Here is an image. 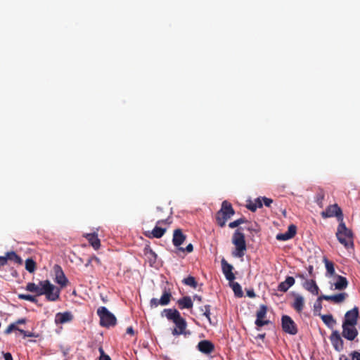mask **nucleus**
Masks as SVG:
<instances>
[{
  "instance_id": "27",
  "label": "nucleus",
  "mask_w": 360,
  "mask_h": 360,
  "mask_svg": "<svg viewBox=\"0 0 360 360\" xmlns=\"http://www.w3.org/2000/svg\"><path fill=\"white\" fill-rule=\"evenodd\" d=\"M3 257L6 259V263L9 260V261H12L18 264H22V259L14 251L7 252L5 253V255Z\"/></svg>"
},
{
  "instance_id": "21",
  "label": "nucleus",
  "mask_w": 360,
  "mask_h": 360,
  "mask_svg": "<svg viewBox=\"0 0 360 360\" xmlns=\"http://www.w3.org/2000/svg\"><path fill=\"white\" fill-rule=\"evenodd\" d=\"M295 278L292 276H288L285 280L279 283L278 286V290L280 292H285L295 284Z\"/></svg>"
},
{
  "instance_id": "12",
  "label": "nucleus",
  "mask_w": 360,
  "mask_h": 360,
  "mask_svg": "<svg viewBox=\"0 0 360 360\" xmlns=\"http://www.w3.org/2000/svg\"><path fill=\"white\" fill-rule=\"evenodd\" d=\"M341 335L338 330H334L330 336L331 344L337 352H341L344 349V341Z\"/></svg>"
},
{
  "instance_id": "17",
  "label": "nucleus",
  "mask_w": 360,
  "mask_h": 360,
  "mask_svg": "<svg viewBox=\"0 0 360 360\" xmlns=\"http://www.w3.org/2000/svg\"><path fill=\"white\" fill-rule=\"evenodd\" d=\"M347 297L348 295L346 292H340L333 295H321V298H323L324 300L330 301L335 304H340L343 302Z\"/></svg>"
},
{
  "instance_id": "46",
  "label": "nucleus",
  "mask_w": 360,
  "mask_h": 360,
  "mask_svg": "<svg viewBox=\"0 0 360 360\" xmlns=\"http://www.w3.org/2000/svg\"><path fill=\"white\" fill-rule=\"evenodd\" d=\"M180 250L181 251H186L187 252H192L193 251V245L191 243H189L185 249L180 248Z\"/></svg>"
},
{
  "instance_id": "10",
  "label": "nucleus",
  "mask_w": 360,
  "mask_h": 360,
  "mask_svg": "<svg viewBox=\"0 0 360 360\" xmlns=\"http://www.w3.org/2000/svg\"><path fill=\"white\" fill-rule=\"evenodd\" d=\"M171 298V292L167 289H165L160 299L152 298L150 302V305L152 308L157 307L158 305L165 306L170 302Z\"/></svg>"
},
{
  "instance_id": "32",
  "label": "nucleus",
  "mask_w": 360,
  "mask_h": 360,
  "mask_svg": "<svg viewBox=\"0 0 360 360\" xmlns=\"http://www.w3.org/2000/svg\"><path fill=\"white\" fill-rule=\"evenodd\" d=\"M323 322L328 327H333L336 321L331 314L321 315Z\"/></svg>"
},
{
  "instance_id": "11",
  "label": "nucleus",
  "mask_w": 360,
  "mask_h": 360,
  "mask_svg": "<svg viewBox=\"0 0 360 360\" xmlns=\"http://www.w3.org/2000/svg\"><path fill=\"white\" fill-rule=\"evenodd\" d=\"M359 314V308L357 307H354L351 310L347 311L345 314L342 323L347 325H356Z\"/></svg>"
},
{
  "instance_id": "7",
  "label": "nucleus",
  "mask_w": 360,
  "mask_h": 360,
  "mask_svg": "<svg viewBox=\"0 0 360 360\" xmlns=\"http://www.w3.org/2000/svg\"><path fill=\"white\" fill-rule=\"evenodd\" d=\"M281 326L283 330L290 335H296L298 332L297 326L295 321L288 315L281 317Z\"/></svg>"
},
{
  "instance_id": "14",
  "label": "nucleus",
  "mask_w": 360,
  "mask_h": 360,
  "mask_svg": "<svg viewBox=\"0 0 360 360\" xmlns=\"http://www.w3.org/2000/svg\"><path fill=\"white\" fill-rule=\"evenodd\" d=\"M222 272L225 276L226 280L232 282L235 280L236 276L232 272L233 267L231 264H229L227 261L223 258L221 261Z\"/></svg>"
},
{
  "instance_id": "28",
  "label": "nucleus",
  "mask_w": 360,
  "mask_h": 360,
  "mask_svg": "<svg viewBox=\"0 0 360 360\" xmlns=\"http://www.w3.org/2000/svg\"><path fill=\"white\" fill-rule=\"evenodd\" d=\"M144 254L147 257L150 265L152 266L155 263L157 259V254L149 247L146 248L144 250Z\"/></svg>"
},
{
  "instance_id": "56",
  "label": "nucleus",
  "mask_w": 360,
  "mask_h": 360,
  "mask_svg": "<svg viewBox=\"0 0 360 360\" xmlns=\"http://www.w3.org/2000/svg\"><path fill=\"white\" fill-rule=\"evenodd\" d=\"M12 275L14 277H17L18 276V273L16 271H13V272L12 273Z\"/></svg>"
},
{
  "instance_id": "41",
  "label": "nucleus",
  "mask_w": 360,
  "mask_h": 360,
  "mask_svg": "<svg viewBox=\"0 0 360 360\" xmlns=\"http://www.w3.org/2000/svg\"><path fill=\"white\" fill-rule=\"evenodd\" d=\"M20 330L18 326H16V323H11L6 330L4 331L5 334L8 335L13 330Z\"/></svg>"
},
{
  "instance_id": "24",
  "label": "nucleus",
  "mask_w": 360,
  "mask_h": 360,
  "mask_svg": "<svg viewBox=\"0 0 360 360\" xmlns=\"http://www.w3.org/2000/svg\"><path fill=\"white\" fill-rule=\"evenodd\" d=\"M336 282L334 283L335 289L338 290H343L348 286L347 279L340 275H336Z\"/></svg>"
},
{
  "instance_id": "57",
  "label": "nucleus",
  "mask_w": 360,
  "mask_h": 360,
  "mask_svg": "<svg viewBox=\"0 0 360 360\" xmlns=\"http://www.w3.org/2000/svg\"><path fill=\"white\" fill-rule=\"evenodd\" d=\"M264 336H265V334L259 335H258V338H259L262 339V338H264Z\"/></svg>"
},
{
  "instance_id": "34",
  "label": "nucleus",
  "mask_w": 360,
  "mask_h": 360,
  "mask_svg": "<svg viewBox=\"0 0 360 360\" xmlns=\"http://www.w3.org/2000/svg\"><path fill=\"white\" fill-rule=\"evenodd\" d=\"M36 262L31 258L25 260V269L30 273H33L36 269Z\"/></svg>"
},
{
  "instance_id": "36",
  "label": "nucleus",
  "mask_w": 360,
  "mask_h": 360,
  "mask_svg": "<svg viewBox=\"0 0 360 360\" xmlns=\"http://www.w3.org/2000/svg\"><path fill=\"white\" fill-rule=\"evenodd\" d=\"M324 300L323 298H321V295L318 297L316 301L315 302L314 304V311L315 314H318L321 316V311L322 309V303L321 301Z\"/></svg>"
},
{
  "instance_id": "38",
  "label": "nucleus",
  "mask_w": 360,
  "mask_h": 360,
  "mask_svg": "<svg viewBox=\"0 0 360 360\" xmlns=\"http://www.w3.org/2000/svg\"><path fill=\"white\" fill-rule=\"evenodd\" d=\"M18 298L22 300L30 301L33 303H37V300L35 296L32 295L19 294Z\"/></svg>"
},
{
  "instance_id": "31",
  "label": "nucleus",
  "mask_w": 360,
  "mask_h": 360,
  "mask_svg": "<svg viewBox=\"0 0 360 360\" xmlns=\"http://www.w3.org/2000/svg\"><path fill=\"white\" fill-rule=\"evenodd\" d=\"M325 198V192L322 188H319L315 196V202L320 207H323V201Z\"/></svg>"
},
{
  "instance_id": "26",
  "label": "nucleus",
  "mask_w": 360,
  "mask_h": 360,
  "mask_svg": "<svg viewBox=\"0 0 360 360\" xmlns=\"http://www.w3.org/2000/svg\"><path fill=\"white\" fill-rule=\"evenodd\" d=\"M179 307L181 309H191L193 307V302L189 296H184L177 301Z\"/></svg>"
},
{
  "instance_id": "48",
  "label": "nucleus",
  "mask_w": 360,
  "mask_h": 360,
  "mask_svg": "<svg viewBox=\"0 0 360 360\" xmlns=\"http://www.w3.org/2000/svg\"><path fill=\"white\" fill-rule=\"evenodd\" d=\"M27 322V319L25 318L18 319L14 323H16V326L19 324H25Z\"/></svg>"
},
{
  "instance_id": "30",
  "label": "nucleus",
  "mask_w": 360,
  "mask_h": 360,
  "mask_svg": "<svg viewBox=\"0 0 360 360\" xmlns=\"http://www.w3.org/2000/svg\"><path fill=\"white\" fill-rule=\"evenodd\" d=\"M323 262L325 264L327 274H329L330 276H334L335 275L334 263L333 262L328 260L326 257H323Z\"/></svg>"
},
{
  "instance_id": "29",
  "label": "nucleus",
  "mask_w": 360,
  "mask_h": 360,
  "mask_svg": "<svg viewBox=\"0 0 360 360\" xmlns=\"http://www.w3.org/2000/svg\"><path fill=\"white\" fill-rule=\"evenodd\" d=\"M247 208L252 212H255L257 208L262 207V202L260 198H257L255 200V201H250L247 205Z\"/></svg>"
},
{
  "instance_id": "6",
  "label": "nucleus",
  "mask_w": 360,
  "mask_h": 360,
  "mask_svg": "<svg viewBox=\"0 0 360 360\" xmlns=\"http://www.w3.org/2000/svg\"><path fill=\"white\" fill-rule=\"evenodd\" d=\"M97 314L100 318V325L109 328L117 324V319L105 307H100L97 309Z\"/></svg>"
},
{
  "instance_id": "50",
  "label": "nucleus",
  "mask_w": 360,
  "mask_h": 360,
  "mask_svg": "<svg viewBox=\"0 0 360 360\" xmlns=\"http://www.w3.org/2000/svg\"><path fill=\"white\" fill-rule=\"evenodd\" d=\"M5 360H13V356L11 353L7 352L4 354Z\"/></svg>"
},
{
  "instance_id": "19",
  "label": "nucleus",
  "mask_w": 360,
  "mask_h": 360,
  "mask_svg": "<svg viewBox=\"0 0 360 360\" xmlns=\"http://www.w3.org/2000/svg\"><path fill=\"white\" fill-rule=\"evenodd\" d=\"M186 238V235L182 233V231L180 229H177L174 231L172 243L174 246L179 247L184 243Z\"/></svg>"
},
{
  "instance_id": "33",
  "label": "nucleus",
  "mask_w": 360,
  "mask_h": 360,
  "mask_svg": "<svg viewBox=\"0 0 360 360\" xmlns=\"http://www.w3.org/2000/svg\"><path fill=\"white\" fill-rule=\"evenodd\" d=\"M231 286L232 290L237 297H242L243 296V292L241 288L240 285L237 282H231Z\"/></svg>"
},
{
  "instance_id": "54",
  "label": "nucleus",
  "mask_w": 360,
  "mask_h": 360,
  "mask_svg": "<svg viewBox=\"0 0 360 360\" xmlns=\"http://www.w3.org/2000/svg\"><path fill=\"white\" fill-rule=\"evenodd\" d=\"M92 261H93L92 257H89V258L88 259V260H87L86 263L85 264V266H86V267L89 266L91 264V263L92 262Z\"/></svg>"
},
{
  "instance_id": "39",
  "label": "nucleus",
  "mask_w": 360,
  "mask_h": 360,
  "mask_svg": "<svg viewBox=\"0 0 360 360\" xmlns=\"http://www.w3.org/2000/svg\"><path fill=\"white\" fill-rule=\"evenodd\" d=\"M245 221H246L245 219L242 217V218H240V219L235 220L232 222H230L229 224V226L231 229H233V228H236V227L238 226L239 225L245 223Z\"/></svg>"
},
{
  "instance_id": "4",
  "label": "nucleus",
  "mask_w": 360,
  "mask_h": 360,
  "mask_svg": "<svg viewBox=\"0 0 360 360\" xmlns=\"http://www.w3.org/2000/svg\"><path fill=\"white\" fill-rule=\"evenodd\" d=\"M235 214V211L230 202L224 200L221 209L216 214V221L220 227H224L228 219Z\"/></svg>"
},
{
  "instance_id": "15",
  "label": "nucleus",
  "mask_w": 360,
  "mask_h": 360,
  "mask_svg": "<svg viewBox=\"0 0 360 360\" xmlns=\"http://www.w3.org/2000/svg\"><path fill=\"white\" fill-rule=\"evenodd\" d=\"M54 271L56 274L55 281L59 284L61 288L65 287L68 283V280L66 278L61 266L57 264L55 265Z\"/></svg>"
},
{
  "instance_id": "18",
  "label": "nucleus",
  "mask_w": 360,
  "mask_h": 360,
  "mask_svg": "<svg viewBox=\"0 0 360 360\" xmlns=\"http://www.w3.org/2000/svg\"><path fill=\"white\" fill-rule=\"evenodd\" d=\"M169 223V222H168V219L158 221L156 226H155L151 233L153 237L155 238H160L166 232V228H162L160 226V225L166 224Z\"/></svg>"
},
{
  "instance_id": "25",
  "label": "nucleus",
  "mask_w": 360,
  "mask_h": 360,
  "mask_svg": "<svg viewBox=\"0 0 360 360\" xmlns=\"http://www.w3.org/2000/svg\"><path fill=\"white\" fill-rule=\"evenodd\" d=\"M292 307L297 312H301L304 307V300L302 295H296Z\"/></svg>"
},
{
  "instance_id": "35",
  "label": "nucleus",
  "mask_w": 360,
  "mask_h": 360,
  "mask_svg": "<svg viewBox=\"0 0 360 360\" xmlns=\"http://www.w3.org/2000/svg\"><path fill=\"white\" fill-rule=\"evenodd\" d=\"M200 310L201 312H202V314L207 318L210 323L212 324V321L210 318L211 306L209 304H206L203 307H200Z\"/></svg>"
},
{
  "instance_id": "5",
  "label": "nucleus",
  "mask_w": 360,
  "mask_h": 360,
  "mask_svg": "<svg viewBox=\"0 0 360 360\" xmlns=\"http://www.w3.org/2000/svg\"><path fill=\"white\" fill-rule=\"evenodd\" d=\"M232 243L236 246V250L232 252L233 256L243 257L247 249L244 234L236 230L233 235Z\"/></svg>"
},
{
  "instance_id": "47",
  "label": "nucleus",
  "mask_w": 360,
  "mask_h": 360,
  "mask_svg": "<svg viewBox=\"0 0 360 360\" xmlns=\"http://www.w3.org/2000/svg\"><path fill=\"white\" fill-rule=\"evenodd\" d=\"M247 296L250 297V298H254L255 297L256 295L255 293V291L254 290L251 289V290H248L247 292Z\"/></svg>"
},
{
  "instance_id": "44",
  "label": "nucleus",
  "mask_w": 360,
  "mask_h": 360,
  "mask_svg": "<svg viewBox=\"0 0 360 360\" xmlns=\"http://www.w3.org/2000/svg\"><path fill=\"white\" fill-rule=\"evenodd\" d=\"M19 332L20 333V334H22L23 335L24 338H26V337H34V338H37V337H38V335H35L34 333L29 332V331H25V330H24L22 329L19 330Z\"/></svg>"
},
{
  "instance_id": "45",
  "label": "nucleus",
  "mask_w": 360,
  "mask_h": 360,
  "mask_svg": "<svg viewBox=\"0 0 360 360\" xmlns=\"http://www.w3.org/2000/svg\"><path fill=\"white\" fill-rule=\"evenodd\" d=\"M260 198L262 200V204L264 203L266 207H269L271 206V203L273 202V200L271 199L268 198L266 197H262Z\"/></svg>"
},
{
  "instance_id": "3",
  "label": "nucleus",
  "mask_w": 360,
  "mask_h": 360,
  "mask_svg": "<svg viewBox=\"0 0 360 360\" xmlns=\"http://www.w3.org/2000/svg\"><path fill=\"white\" fill-rule=\"evenodd\" d=\"M335 235L338 241L343 245L345 248H353V232L346 226L343 221L340 222Z\"/></svg>"
},
{
  "instance_id": "13",
  "label": "nucleus",
  "mask_w": 360,
  "mask_h": 360,
  "mask_svg": "<svg viewBox=\"0 0 360 360\" xmlns=\"http://www.w3.org/2000/svg\"><path fill=\"white\" fill-rule=\"evenodd\" d=\"M267 312V307L266 305L262 304L259 307V310L257 311L256 314V321H255V325L258 327H262L265 325H268L270 321L269 320H264V318L266 316Z\"/></svg>"
},
{
  "instance_id": "22",
  "label": "nucleus",
  "mask_w": 360,
  "mask_h": 360,
  "mask_svg": "<svg viewBox=\"0 0 360 360\" xmlns=\"http://www.w3.org/2000/svg\"><path fill=\"white\" fill-rule=\"evenodd\" d=\"M304 288L314 295H318L319 288L313 279L307 280L304 283Z\"/></svg>"
},
{
  "instance_id": "16",
  "label": "nucleus",
  "mask_w": 360,
  "mask_h": 360,
  "mask_svg": "<svg viewBox=\"0 0 360 360\" xmlns=\"http://www.w3.org/2000/svg\"><path fill=\"white\" fill-rule=\"evenodd\" d=\"M197 348L200 352L205 354H210L214 350V344L210 340H201L198 342Z\"/></svg>"
},
{
  "instance_id": "20",
  "label": "nucleus",
  "mask_w": 360,
  "mask_h": 360,
  "mask_svg": "<svg viewBox=\"0 0 360 360\" xmlns=\"http://www.w3.org/2000/svg\"><path fill=\"white\" fill-rule=\"evenodd\" d=\"M84 237L89 241L94 250H98L101 247V241L96 233H86Z\"/></svg>"
},
{
  "instance_id": "42",
  "label": "nucleus",
  "mask_w": 360,
  "mask_h": 360,
  "mask_svg": "<svg viewBox=\"0 0 360 360\" xmlns=\"http://www.w3.org/2000/svg\"><path fill=\"white\" fill-rule=\"evenodd\" d=\"M276 239L278 240L285 241L291 239L290 236L285 232L284 233H278L276 235Z\"/></svg>"
},
{
  "instance_id": "55",
  "label": "nucleus",
  "mask_w": 360,
  "mask_h": 360,
  "mask_svg": "<svg viewBox=\"0 0 360 360\" xmlns=\"http://www.w3.org/2000/svg\"><path fill=\"white\" fill-rule=\"evenodd\" d=\"M93 261H95L97 264H101L100 259L96 256L92 257Z\"/></svg>"
},
{
  "instance_id": "40",
  "label": "nucleus",
  "mask_w": 360,
  "mask_h": 360,
  "mask_svg": "<svg viewBox=\"0 0 360 360\" xmlns=\"http://www.w3.org/2000/svg\"><path fill=\"white\" fill-rule=\"evenodd\" d=\"M296 232L297 227L294 224H290L288 226V231H286V233L290 236L291 238H292L295 236Z\"/></svg>"
},
{
  "instance_id": "1",
  "label": "nucleus",
  "mask_w": 360,
  "mask_h": 360,
  "mask_svg": "<svg viewBox=\"0 0 360 360\" xmlns=\"http://www.w3.org/2000/svg\"><path fill=\"white\" fill-rule=\"evenodd\" d=\"M27 291L34 292L37 296L44 295L49 302H56L60 298V289L49 280L41 281L38 285L34 283H28L25 287Z\"/></svg>"
},
{
  "instance_id": "9",
  "label": "nucleus",
  "mask_w": 360,
  "mask_h": 360,
  "mask_svg": "<svg viewBox=\"0 0 360 360\" xmlns=\"http://www.w3.org/2000/svg\"><path fill=\"white\" fill-rule=\"evenodd\" d=\"M356 325H347L342 323V336L349 341H353L358 336L359 332L356 328Z\"/></svg>"
},
{
  "instance_id": "2",
  "label": "nucleus",
  "mask_w": 360,
  "mask_h": 360,
  "mask_svg": "<svg viewBox=\"0 0 360 360\" xmlns=\"http://www.w3.org/2000/svg\"><path fill=\"white\" fill-rule=\"evenodd\" d=\"M172 321L175 324V328L172 329V334L174 336L183 335L185 337L191 334L190 331L186 330L187 323L185 319L181 317L179 311L176 309H165L162 312V316Z\"/></svg>"
},
{
  "instance_id": "43",
  "label": "nucleus",
  "mask_w": 360,
  "mask_h": 360,
  "mask_svg": "<svg viewBox=\"0 0 360 360\" xmlns=\"http://www.w3.org/2000/svg\"><path fill=\"white\" fill-rule=\"evenodd\" d=\"M98 350L101 354L99 360H111L110 357L105 354L104 350L101 347L99 348Z\"/></svg>"
},
{
  "instance_id": "53",
  "label": "nucleus",
  "mask_w": 360,
  "mask_h": 360,
  "mask_svg": "<svg viewBox=\"0 0 360 360\" xmlns=\"http://www.w3.org/2000/svg\"><path fill=\"white\" fill-rule=\"evenodd\" d=\"M193 299H194V300H197L199 302H201L202 301V297L200 295H195L193 296Z\"/></svg>"
},
{
  "instance_id": "49",
  "label": "nucleus",
  "mask_w": 360,
  "mask_h": 360,
  "mask_svg": "<svg viewBox=\"0 0 360 360\" xmlns=\"http://www.w3.org/2000/svg\"><path fill=\"white\" fill-rule=\"evenodd\" d=\"M6 264V259L0 256V269Z\"/></svg>"
},
{
  "instance_id": "23",
  "label": "nucleus",
  "mask_w": 360,
  "mask_h": 360,
  "mask_svg": "<svg viewBox=\"0 0 360 360\" xmlns=\"http://www.w3.org/2000/svg\"><path fill=\"white\" fill-rule=\"evenodd\" d=\"M72 315L71 314L70 312H63V313H58L56 314V318H55V322L58 324V323H67V322H69L70 321H72Z\"/></svg>"
},
{
  "instance_id": "52",
  "label": "nucleus",
  "mask_w": 360,
  "mask_h": 360,
  "mask_svg": "<svg viewBox=\"0 0 360 360\" xmlns=\"http://www.w3.org/2000/svg\"><path fill=\"white\" fill-rule=\"evenodd\" d=\"M307 270H308L309 276H311V277L314 276V274H313L314 267H313V266L309 265V267L307 268Z\"/></svg>"
},
{
  "instance_id": "37",
  "label": "nucleus",
  "mask_w": 360,
  "mask_h": 360,
  "mask_svg": "<svg viewBox=\"0 0 360 360\" xmlns=\"http://www.w3.org/2000/svg\"><path fill=\"white\" fill-rule=\"evenodd\" d=\"M182 282L185 285H189V286L192 287L193 288H196L197 285H198V283L195 281V278L193 276H189L187 278H185L182 281Z\"/></svg>"
},
{
  "instance_id": "51",
  "label": "nucleus",
  "mask_w": 360,
  "mask_h": 360,
  "mask_svg": "<svg viewBox=\"0 0 360 360\" xmlns=\"http://www.w3.org/2000/svg\"><path fill=\"white\" fill-rule=\"evenodd\" d=\"M127 333L129 334V335H134V330L133 329V328L131 326H129L127 328Z\"/></svg>"
},
{
  "instance_id": "8",
  "label": "nucleus",
  "mask_w": 360,
  "mask_h": 360,
  "mask_svg": "<svg viewBox=\"0 0 360 360\" xmlns=\"http://www.w3.org/2000/svg\"><path fill=\"white\" fill-rule=\"evenodd\" d=\"M321 214L323 218L336 217L340 222L343 221L342 211L338 204L329 205Z\"/></svg>"
}]
</instances>
